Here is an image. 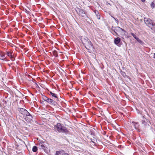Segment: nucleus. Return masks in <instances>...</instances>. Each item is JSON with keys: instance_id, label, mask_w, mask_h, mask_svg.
<instances>
[{"instance_id": "6e6552de", "label": "nucleus", "mask_w": 155, "mask_h": 155, "mask_svg": "<svg viewBox=\"0 0 155 155\" xmlns=\"http://www.w3.org/2000/svg\"><path fill=\"white\" fill-rule=\"evenodd\" d=\"M82 43L85 45L88 41L89 42L90 40L87 37H85L82 38L81 39Z\"/></svg>"}, {"instance_id": "f03ea898", "label": "nucleus", "mask_w": 155, "mask_h": 155, "mask_svg": "<svg viewBox=\"0 0 155 155\" xmlns=\"http://www.w3.org/2000/svg\"><path fill=\"white\" fill-rule=\"evenodd\" d=\"M144 21L146 25L150 27L154 25V24L153 23L152 20L150 18H145Z\"/></svg>"}, {"instance_id": "4be33fe9", "label": "nucleus", "mask_w": 155, "mask_h": 155, "mask_svg": "<svg viewBox=\"0 0 155 155\" xmlns=\"http://www.w3.org/2000/svg\"><path fill=\"white\" fill-rule=\"evenodd\" d=\"M63 152H62L61 155H69L68 153H66L63 150Z\"/></svg>"}, {"instance_id": "39448f33", "label": "nucleus", "mask_w": 155, "mask_h": 155, "mask_svg": "<svg viewBox=\"0 0 155 155\" xmlns=\"http://www.w3.org/2000/svg\"><path fill=\"white\" fill-rule=\"evenodd\" d=\"M77 12L78 14L81 16L83 17H87L86 13L85 11L82 9L78 8Z\"/></svg>"}, {"instance_id": "a211bd4d", "label": "nucleus", "mask_w": 155, "mask_h": 155, "mask_svg": "<svg viewBox=\"0 0 155 155\" xmlns=\"http://www.w3.org/2000/svg\"><path fill=\"white\" fill-rule=\"evenodd\" d=\"M91 141L94 143H95L96 142H97V140L94 138L91 139Z\"/></svg>"}, {"instance_id": "9d476101", "label": "nucleus", "mask_w": 155, "mask_h": 155, "mask_svg": "<svg viewBox=\"0 0 155 155\" xmlns=\"http://www.w3.org/2000/svg\"><path fill=\"white\" fill-rule=\"evenodd\" d=\"M47 102L51 104L55 105L56 104V102L55 101H54L53 100L49 98Z\"/></svg>"}, {"instance_id": "5701e85b", "label": "nucleus", "mask_w": 155, "mask_h": 155, "mask_svg": "<svg viewBox=\"0 0 155 155\" xmlns=\"http://www.w3.org/2000/svg\"><path fill=\"white\" fill-rule=\"evenodd\" d=\"M150 5H151V7L152 8H153L154 7H155V5L154 4V3L152 2L151 4H150Z\"/></svg>"}, {"instance_id": "b1692460", "label": "nucleus", "mask_w": 155, "mask_h": 155, "mask_svg": "<svg viewBox=\"0 0 155 155\" xmlns=\"http://www.w3.org/2000/svg\"><path fill=\"white\" fill-rule=\"evenodd\" d=\"M131 35L134 37V38L135 39L136 37H137L135 35V34L133 33H131Z\"/></svg>"}, {"instance_id": "423d86ee", "label": "nucleus", "mask_w": 155, "mask_h": 155, "mask_svg": "<svg viewBox=\"0 0 155 155\" xmlns=\"http://www.w3.org/2000/svg\"><path fill=\"white\" fill-rule=\"evenodd\" d=\"M84 46L85 48L88 50L92 49L93 48L92 44L90 40L89 41V42L88 41L84 45Z\"/></svg>"}, {"instance_id": "f257e3e1", "label": "nucleus", "mask_w": 155, "mask_h": 155, "mask_svg": "<svg viewBox=\"0 0 155 155\" xmlns=\"http://www.w3.org/2000/svg\"><path fill=\"white\" fill-rule=\"evenodd\" d=\"M18 110L22 114L26 115L25 119L28 121H30L32 119V117L26 110L22 108H19Z\"/></svg>"}, {"instance_id": "6ab92c4d", "label": "nucleus", "mask_w": 155, "mask_h": 155, "mask_svg": "<svg viewBox=\"0 0 155 155\" xmlns=\"http://www.w3.org/2000/svg\"><path fill=\"white\" fill-rule=\"evenodd\" d=\"M42 98L44 101H45L47 102L48 101V99H49V98H48L45 96H43L42 97Z\"/></svg>"}, {"instance_id": "bb28decb", "label": "nucleus", "mask_w": 155, "mask_h": 155, "mask_svg": "<svg viewBox=\"0 0 155 155\" xmlns=\"http://www.w3.org/2000/svg\"><path fill=\"white\" fill-rule=\"evenodd\" d=\"M153 58H155V53L154 54V56H153Z\"/></svg>"}, {"instance_id": "393cba45", "label": "nucleus", "mask_w": 155, "mask_h": 155, "mask_svg": "<svg viewBox=\"0 0 155 155\" xmlns=\"http://www.w3.org/2000/svg\"><path fill=\"white\" fill-rule=\"evenodd\" d=\"M113 18H114V19L117 22H118V20L117 19V18H114V17H113Z\"/></svg>"}, {"instance_id": "7ed1b4c3", "label": "nucleus", "mask_w": 155, "mask_h": 155, "mask_svg": "<svg viewBox=\"0 0 155 155\" xmlns=\"http://www.w3.org/2000/svg\"><path fill=\"white\" fill-rule=\"evenodd\" d=\"M55 129L59 132H64L65 131V130L63 129L62 126L59 123H57Z\"/></svg>"}, {"instance_id": "1a4fd4ad", "label": "nucleus", "mask_w": 155, "mask_h": 155, "mask_svg": "<svg viewBox=\"0 0 155 155\" xmlns=\"http://www.w3.org/2000/svg\"><path fill=\"white\" fill-rule=\"evenodd\" d=\"M121 41V39L120 38L118 37L116 38L114 40V43L117 45V46H119L120 45V42Z\"/></svg>"}, {"instance_id": "cd10ccee", "label": "nucleus", "mask_w": 155, "mask_h": 155, "mask_svg": "<svg viewBox=\"0 0 155 155\" xmlns=\"http://www.w3.org/2000/svg\"><path fill=\"white\" fill-rule=\"evenodd\" d=\"M123 75H125V73H124V74H123Z\"/></svg>"}, {"instance_id": "2eb2a0df", "label": "nucleus", "mask_w": 155, "mask_h": 155, "mask_svg": "<svg viewBox=\"0 0 155 155\" xmlns=\"http://www.w3.org/2000/svg\"><path fill=\"white\" fill-rule=\"evenodd\" d=\"M62 152H63V150L57 151L56 152L55 155H61Z\"/></svg>"}, {"instance_id": "dca6fc26", "label": "nucleus", "mask_w": 155, "mask_h": 155, "mask_svg": "<svg viewBox=\"0 0 155 155\" xmlns=\"http://www.w3.org/2000/svg\"><path fill=\"white\" fill-rule=\"evenodd\" d=\"M37 150V147L36 146H34L33 147L32 150L34 152H36Z\"/></svg>"}, {"instance_id": "aec40b11", "label": "nucleus", "mask_w": 155, "mask_h": 155, "mask_svg": "<svg viewBox=\"0 0 155 155\" xmlns=\"http://www.w3.org/2000/svg\"><path fill=\"white\" fill-rule=\"evenodd\" d=\"M53 53L54 55L56 57L58 56L57 53L56 51H54L53 52Z\"/></svg>"}, {"instance_id": "ddd939ff", "label": "nucleus", "mask_w": 155, "mask_h": 155, "mask_svg": "<svg viewBox=\"0 0 155 155\" xmlns=\"http://www.w3.org/2000/svg\"><path fill=\"white\" fill-rule=\"evenodd\" d=\"M132 125L133 126L135 129H137L139 127L138 124L134 122H132Z\"/></svg>"}, {"instance_id": "f8f14e48", "label": "nucleus", "mask_w": 155, "mask_h": 155, "mask_svg": "<svg viewBox=\"0 0 155 155\" xmlns=\"http://www.w3.org/2000/svg\"><path fill=\"white\" fill-rule=\"evenodd\" d=\"M5 59V54L2 52L0 51V59L4 60Z\"/></svg>"}, {"instance_id": "4468645a", "label": "nucleus", "mask_w": 155, "mask_h": 155, "mask_svg": "<svg viewBox=\"0 0 155 155\" xmlns=\"http://www.w3.org/2000/svg\"><path fill=\"white\" fill-rule=\"evenodd\" d=\"M50 94L52 96V97H54L56 98V100H58V98L57 97V95L56 94H54L51 91L50 92Z\"/></svg>"}, {"instance_id": "f3484780", "label": "nucleus", "mask_w": 155, "mask_h": 155, "mask_svg": "<svg viewBox=\"0 0 155 155\" xmlns=\"http://www.w3.org/2000/svg\"><path fill=\"white\" fill-rule=\"evenodd\" d=\"M45 145L42 143H41V145H40V149H42L43 150L45 149Z\"/></svg>"}, {"instance_id": "0eeeda50", "label": "nucleus", "mask_w": 155, "mask_h": 155, "mask_svg": "<svg viewBox=\"0 0 155 155\" xmlns=\"http://www.w3.org/2000/svg\"><path fill=\"white\" fill-rule=\"evenodd\" d=\"M149 123H150V122H149L148 120L145 118L144 116H143L142 119V124L145 127H147V126L149 125Z\"/></svg>"}, {"instance_id": "412c9836", "label": "nucleus", "mask_w": 155, "mask_h": 155, "mask_svg": "<svg viewBox=\"0 0 155 155\" xmlns=\"http://www.w3.org/2000/svg\"><path fill=\"white\" fill-rule=\"evenodd\" d=\"M138 41L142 45H143L144 44V42L140 39H139Z\"/></svg>"}, {"instance_id": "9b49d317", "label": "nucleus", "mask_w": 155, "mask_h": 155, "mask_svg": "<svg viewBox=\"0 0 155 155\" xmlns=\"http://www.w3.org/2000/svg\"><path fill=\"white\" fill-rule=\"evenodd\" d=\"M6 53L7 55L10 57V58L12 61H13L14 60V58L12 55V53L11 52H7Z\"/></svg>"}, {"instance_id": "20e7f679", "label": "nucleus", "mask_w": 155, "mask_h": 155, "mask_svg": "<svg viewBox=\"0 0 155 155\" xmlns=\"http://www.w3.org/2000/svg\"><path fill=\"white\" fill-rule=\"evenodd\" d=\"M112 30L114 31L115 33L117 34V31L121 32V31H122L124 33L126 32L125 31L124 29L119 27H116L114 28L113 27L112 28Z\"/></svg>"}, {"instance_id": "a878e982", "label": "nucleus", "mask_w": 155, "mask_h": 155, "mask_svg": "<svg viewBox=\"0 0 155 155\" xmlns=\"http://www.w3.org/2000/svg\"><path fill=\"white\" fill-rule=\"evenodd\" d=\"M135 39H136L137 41L140 39H139V38H137V37L135 38Z\"/></svg>"}, {"instance_id": "c85d7f7f", "label": "nucleus", "mask_w": 155, "mask_h": 155, "mask_svg": "<svg viewBox=\"0 0 155 155\" xmlns=\"http://www.w3.org/2000/svg\"><path fill=\"white\" fill-rule=\"evenodd\" d=\"M98 19H100V17H99V18H98Z\"/></svg>"}]
</instances>
